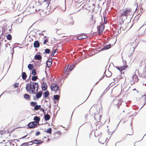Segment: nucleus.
Returning <instances> with one entry per match:
<instances>
[{"label": "nucleus", "mask_w": 146, "mask_h": 146, "mask_svg": "<svg viewBox=\"0 0 146 146\" xmlns=\"http://www.w3.org/2000/svg\"><path fill=\"white\" fill-rule=\"evenodd\" d=\"M38 86L37 83L31 81L30 83L26 84V89L29 94H35V91L37 92Z\"/></svg>", "instance_id": "1"}, {"label": "nucleus", "mask_w": 146, "mask_h": 146, "mask_svg": "<svg viewBox=\"0 0 146 146\" xmlns=\"http://www.w3.org/2000/svg\"><path fill=\"white\" fill-rule=\"evenodd\" d=\"M131 9H127L125 10H124L123 11H120V17L123 19V17L125 16L126 17L129 15H131Z\"/></svg>", "instance_id": "2"}, {"label": "nucleus", "mask_w": 146, "mask_h": 146, "mask_svg": "<svg viewBox=\"0 0 146 146\" xmlns=\"http://www.w3.org/2000/svg\"><path fill=\"white\" fill-rule=\"evenodd\" d=\"M138 96L137 99L141 101V103L143 105L139 111L146 104V95H141L140 94H138Z\"/></svg>", "instance_id": "3"}, {"label": "nucleus", "mask_w": 146, "mask_h": 146, "mask_svg": "<svg viewBox=\"0 0 146 146\" xmlns=\"http://www.w3.org/2000/svg\"><path fill=\"white\" fill-rule=\"evenodd\" d=\"M65 24L67 26H71L74 24L73 17L69 16L67 17L64 22Z\"/></svg>", "instance_id": "4"}, {"label": "nucleus", "mask_w": 146, "mask_h": 146, "mask_svg": "<svg viewBox=\"0 0 146 146\" xmlns=\"http://www.w3.org/2000/svg\"><path fill=\"white\" fill-rule=\"evenodd\" d=\"M51 90L55 93L58 92V93H60V90H59V87L58 85L56 84H52L50 87Z\"/></svg>", "instance_id": "5"}, {"label": "nucleus", "mask_w": 146, "mask_h": 146, "mask_svg": "<svg viewBox=\"0 0 146 146\" xmlns=\"http://www.w3.org/2000/svg\"><path fill=\"white\" fill-rule=\"evenodd\" d=\"M94 115V118L96 122H100L102 116L101 114L97 112V113H95Z\"/></svg>", "instance_id": "6"}, {"label": "nucleus", "mask_w": 146, "mask_h": 146, "mask_svg": "<svg viewBox=\"0 0 146 146\" xmlns=\"http://www.w3.org/2000/svg\"><path fill=\"white\" fill-rule=\"evenodd\" d=\"M61 133L60 131H57L53 134L52 139H56L59 138L61 135Z\"/></svg>", "instance_id": "7"}, {"label": "nucleus", "mask_w": 146, "mask_h": 146, "mask_svg": "<svg viewBox=\"0 0 146 146\" xmlns=\"http://www.w3.org/2000/svg\"><path fill=\"white\" fill-rule=\"evenodd\" d=\"M37 123L36 122H31L28 124L27 127L29 129L34 128L37 127Z\"/></svg>", "instance_id": "8"}, {"label": "nucleus", "mask_w": 146, "mask_h": 146, "mask_svg": "<svg viewBox=\"0 0 146 146\" xmlns=\"http://www.w3.org/2000/svg\"><path fill=\"white\" fill-rule=\"evenodd\" d=\"M112 104L114 105L117 106L118 108L121 104V100L115 99L113 101Z\"/></svg>", "instance_id": "9"}, {"label": "nucleus", "mask_w": 146, "mask_h": 146, "mask_svg": "<svg viewBox=\"0 0 146 146\" xmlns=\"http://www.w3.org/2000/svg\"><path fill=\"white\" fill-rule=\"evenodd\" d=\"M107 139H108V138L106 137L101 136L98 139V141L99 143L102 144H104L105 143H107L108 142L106 141Z\"/></svg>", "instance_id": "10"}, {"label": "nucleus", "mask_w": 146, "mask_h": 146, "mask_svg": "<svg viewBox=\"0 0 146 146\" xmlns=\"http://www.w3.org/2000/svg\"><path fill=\"white\" fill-rule=\"evenodd\" d=\"M134 49L133 47H131L128 49L127 51V53L128 56H131L134 53Z\"/></svg>", "instance_id": "11"}, {"label": "nucleus", "mask_w": 146, "mask_h": 146, "mask_svg": "<svg viewBox=\"0 0 146 146\" xmlns=\"http://www.w3.org/2000/svg\"><path fill=\"white\" fill-rule=\"evenodd\" d=\"M88 23L90 25H92L95 23V21L93 19V15H91V18L88 19Z\"/></svg>", "instance_id": "12"}, {"label": "nucleus", "mask_w": 146, "mask_h": 146, "mask_svg": "<svg viewBox=\"0 0 146 146\" xmlns=\"http://www.w3.org/2000/svg\"><path fill=\"white\" fill-rule=\"evenodd\" d=\"M33 144H36L37 145H39L42 144L44 142L43 141L40 140L35 139L33 140Z\"/></svg>", "instance_id": "13"}, {"label": "nucleus", "mask_w": 146, "mask_h": 146, "mask_svg": "<svg viewBox=\"0 0 146 146\" xmlns=\"http://www.w3.org/2000/svg\"><path fill=\"white\" fill-rule=\"evenodd\" d=\"M127 67L128 66L127 65H125L124 66H116V68L118 70H119L120 71V72H122L123 70L127 68Z\"/></svg>", "instance_id": "14"}, {"label": "nucleus", "mask_w": 146, "mask_h": 146, "mask_svg": "<svg viewBox=\"0 0 146 146\" xmlns=\"http://www.w3.org/2000/svg\"><path fill=\"white\" fill-rule=\"evenodd\" d=\"M105 26L103 25H101L99 27V33L100 35H101L104 30Z\"/></svg>", "instance_id": "15"}, {"label": "nucleus", "mask_w": 146, "mask_h": 146, "mask_svg": "<svg viewBox=\"0 0 146 146\" xmlns=\"http://www.w3.org/2000/svg\"><path fill=\"white\" fill-rule=\"evenodd\" d=\"M7 134L6 131L5 130L0 131V137H5Z\"/></svg>", "instance_id": "16"}, {"label": "nucleus", "mask_w": 146, "mask_h": 146, "mask_svg": "<svg viewBox=\"0 0 146 146\" xmlns=\"http://www.w3.org/2000/svg\"><path fill=\"white\" fill-rule=\"evenodd\" d=\"M51 0H44L41 4L45 5L46 7H47L50 3Z\"/></svg>", "instance_id": "17"}, {"label": "nucleus", "mask_w": 146, "mask_h": 146, "mask_svg": "<svg viewBox=\"0 0 146 146\" xmlns=\"http://www.w3.org/2000/svg\"><path fill=\"white\" fill-rule=\"evenodd\" d=\"M111 45L110 44L108 45H107L101 49V51H103L110 49L111 47Z\"/></svg>", "instance_id": "18"}, {"label": "nucleus", "mask_w": 146, "mask_h": 146, "mask_svg": "<svg viewBox=\"0 0 146 146\" xmlns=\"http://www.w3.org/2000/svg\"><path fill=\"white\" fill-rule=\"evenodd\" d=\"M30 11L31 13H34L37 11V9L35 6H33V7H30Z\"/></svg>", "instance_id": "19"}, {"label": "nucleus", "mask_w": 146, "mask_h": 146, "mask_svg": "<svg viewBox=\"0 0 146 146\" xmlns=\"http://www.w3.org/2000/svg\"><path fill=\"white\" fill-rule=\"evenodd\" d=\"M47 88V86L46 83L43 82L42 84V89L43 91L46 90Z\"/></svg>", "instance_id": "20"}, {"label": "nucleus", "mask_w": 146, "mask_h": 146, "mask_svg": "<svg viewBox=\"0 0 146 146\" xmlns=\"http://www.w3.org/2000/svg\"><path fill=\"white\" fill-rule=\"evenodd\" d=\"M87 38V36L84 35H82L77 37V39L78 40H81L83 39H85Z\"/></svg>", "instance_id": "21"}, {"label": "nucleus", "mask_w": 146, "mask_h": 146, "mask_svg": "<svg viewBox=\"0 0 146 146\" xmlns=\"http://www.w3.org/2000/svg\"><path fill=\"white\" fill-rule=\"evenodd\" d=\"M33 120L35 121L34 122H36V123H37V124L38 123H39V122L40 120V118L39 117L36 116L34 117Z\"/></svg>", "instance_id": "22"}, {"label": "nucleus", "mask_w": 146, "mask_h": 146, "mask_svg": "<svg viewBox=\"0 0 146 146\" xmlns=\"http://www.w3.org/2000/svg\"><path fill=\"white\" fill-rule=\"evenodd\" d=\"M21 75L22 78L24 80H26L27 78V76L25 72H22Z\"/></svg>", "instance_id": "23"}, {"label": "nucleus", "mask_w": 146, "mask_h": 146, "mask_svg": "<svg viewBox=\"0 0 146 146\" xmlns=\"http://www.w3.org/2000/svg\"><path fill=\"white\" fill-rule=\"evenodd\" d=\"M42 58V56L39 54L36 55L34 57V58L35 59L38 60H41Z\"/></svg>", "instance_id": "24"}, {"label": "nucleus", "mask_w": 146, "mask_h": 146, "mask_svg": "<svg viewBox=\"0 0 146 146\" xmlns=\"http://www.w3.org/2000/svg\"><path fill=\"white\" fill-rule=\"evenodd\" d=\"M52 64V61L51 59H49L48 61L46 63V64L47 66V67H50L51 66Z\"/></svg>", "instance_id": "25"}, {"label": "nucleus", "mask_w": 146, "mask_h": 146, "mask_svg": "<svg viewBox=\"0 0 146 146\" xmlns=\"http://www.w3.org/2000/svg\"><path fill=\"white\" fill-rule=\"evenodd\" d=\"M39 46L40 44L38 40L35 42L34 43V46L35 48L38 47Z\"/></svg>", "instance_id": "26"}, {"label": "nucleus", "mask_w": 146, "mask_h": 146, "mask_svg": "<svg viewBox=\"0 0 146 146\" xmlns=\"http://www.w3.org/2000/svg\"><path fill=\"white\" fill-rule=\"evenodd\" d=\"M24 98L26 100H29L30 99L31 97L29 95L25 94L24 95Z\"/></svg>", "instance_id": "27"}, {"label": "nucleus", "mask_w": 146, "mask_h": 146, "mask_svg": "<svg viewBox=\"0 0 146 146\" xmlns=\"http://www.w3.org/2000/svg\"><path fill=\"white\" fill-rule=\"evenodd\" d=\"M50 116L48 114H47L44 115V119L45 121H48L50 119Z\"/></svg>", "instance_id": "28"}, {"label": "nucleus", "mask_w": 146, "mask_h": 146, "mask_svg": "<svg viewBox=\"0 0 146 146\" xmlns=\"http://www.w3.org/2000/svg\"><path fill=\"white\" fill-rule=\"evenodd\" d=\"M45 132L47 133L51 134L52 132V129L51 127H50L47 129L46 131H45Z\"/></svg>", "instance_id": "29"}, {"label": "nucleus", "mask_w": 146, "mask_h": 146, "mask_svg": "<svg viewBox=\"0 0 146 146\" xmlns=\"http://www.w3.org/2000/svg\"><path fill=\"white\" fill-rule=\"evenodd\" d=\"M40 105H38L37 104L36 105L34 108V109L35 110H37L40 108Z\"/></svg>", "instance_id": "30"}, {"label": "nucleus", "mask_w": 146, "mask_h": 146, "mask_svg": "<svg viewBox=\"0 0 146 146\" xmlns=\"http://www.w3.org/2000/svg\"><path fill=\"white\" fill-rule=\"evenodd\" d=\"M16 21L17 23H20L22 22V19L21 17H19L16 20Z\"/></svg>", "instance_id": "31"}, {"label": "nucleus", "mask_w": 146, "mask_h": 146, "mask_svg": "<svg viewBox=\"0 0 146 146\" xmlns=\"http://www.w3.org/2000/svg\"><path fill=\"white\" fill-rule=\"evenodd\" d=\"M49 92L48 91H46L44 93V97L45 98L47 97L49 95Z\"/></svg>", "instance_id": "32"}, {"label": "nucleus", "mask_w": 146, "mask_h": 146, "mask_svg": "<svg viewBox=\"0 0 146 146\" xmlns=\"http://www.w3.org/2000/svg\"><path fill=\"white\" fill-rule=\"evenodd\" d=\"M37 104V102H30V105L31 106L33 107L34 106H35Z\"/></svg>", "instance_id": "33"}, {"label": "nucleus", "mask_w": 146, "mask_h": 146, "mask_svg": "<svg viewBox=\"0 0 146 146\" xmlns=\"http://www.w3.org/2000/svg\"><path fill=\"white\" fill-rule=\"evenodd\" d=\"M42 93L41 92H39L36 94V97L37 98H40L42 96Z\"/></svg>", "instance_id": "34"}, {"label": "nucleus", "mask_w": 146, "mask_h": 146, "mask_svg": "<svg viewBox=\"0 0 146 146\" xmlns=\"http://www.w3.org/2000/svg\"><path fill=\"white\" fill-rule=\"evenodd\" d=\"M28 67L30 70H31L33 68V65L32 64H29L28 65Z\"/></svg>", "instance_id": "35"}, {"label": "nucleus", "mask_w": 146, "mask_h": 146, "mask_svg": "<svg viewBox=\"0 0 146 146\" xmlns=\"http://www.w3.org/2000/svg\"><path fill=\"white\" fill-rule=\"evenodd\" d=\"M38 79V77L36 76H33L31 79L33 81H36Z\"/></svg>", "instance_id": "36"}, {"label": "nucleus", "mask_w": 146, "mask_h": 146, "mask_svg": "<svg viewBox=\"0 0 146 146\" xmlns=\"http://www.w3.org/2000/svg\"><path fill=\"white\" fill-rule=\"evenodd\" d=\"M54 98L56 100H59L60 98L59 96L58 95H56L54 96Z\"/></svg>", "instance_id": "37"}, {"label": "nucleus", "mask_w": 146, "mask_h": 146, "mask_svg": "<svg viewBox=\"0 0 146 146\" xmlns=\"http://www.w3.org/2000/svg\"><path fill=\"white\" fill-rule=\"evenodd\" d=\"M11 36L10 34H8L7 36V38L8 40H11Z\"/></svg>", "instance_id": "38"}, {"label": "nucleus", "mask_w": 146, "mask_h": 146, "mask_svg": "<svg viewBox=\"0 0 146 146\" xmlns=\"http://www.w3.org/2000/svg\"><path fill=\"white\" fill-rule=\"evenodd\" d=\"M74 67V66H70V68L67 70V74H68L69 72H70L73 68Z\"/></svg>", "instance_id": "39"}, {"label": "nucleus", "mask_w": 146, "mask_h": 146, "mask_svg": "<svg viewBox=\"0 0 146 146\" xmlns=\"http://www.w3.org/2000/svg\"><path fill=\"white\" fill-rule=\"evenodd\" d=\"M104 24H106L107 23V18L106 16H104Z\"/></svg>", "instance_id": "40"}, {"label": "nucleus", "mask_w": 146, "mask_h": 146, "mask_svg": "<svg viewBox=\"0 0 146 146\" xmlns=\"http://www.w3.org/2000/svg\"><path fill=\"white\" fill-rule=\"evenodd\" d=\"M19 84L18 83H16L14 85L13 87L15 88H18L19 87Z\"/></svg>", "instance_id": "41"}, {"label": "nucleus", "mask_w": 146, "mask_h": 146, "mask_svg": "<svg viewBox=\"0 0 146 146\" xmlns=\"http://www.w3.org/2000/svg\"><path fill=\"white\" fill-rule=\"evenodd\" d=\"M32 74L33 75H35L36 74L35 69H33L32 70Z\"/></svg>", "instance_id": "42"}, {"label": "nucleus", "mask_w": 146, "mask_h": 146, "mask_svg": "<svg viewBox=\"0 0 146 146\" xmlns=\"http://www.w3.org/2000/svg\"><path fill=\"white\" fill-rule=\"evenodd\" d=\"M58 50L57 49H56L54 50L52 52L51 54V55L52 56H54V54L57 51H58Z\"/></svg>", "instance_id": "43"}, {"label": "nucleus", "mask_w": 146, "mask_h": 146, "mask_svg": "<svg viewBox=\"0 0 146 146\" xmlns=\"http://www.w3.org/2000/svg\"><path fill=\"white\" fill-rule=\"evenodd\" d=\"M68 65L66 66L65 67L64 69V72L65 73H66V71H67V70L68 69Z\"/></svg>", "instance_id": "44"}, {"label": "nucleus", "mask_w": 146, "mask_h": 146, "mask_svg": "<svg viewBox=\"0 0 146 146\" xmlns=\"http://www.w3.org/2000/svg\"><path fill=\"white\" fill-rule=\"evenodd\" d=\"M45 52L47 54H49L50 52V50L49 49H46L45 50Z\"/></svg>", "instance_id": "45"}, {"label": "nucleus", "mask_w": 146, "mask_h": 146, "mask_svg": "<svg viewBox=\"0 0 146 146\" xmlns=\"http://www.w3.org/2000/svg\"><path fill=\"white\" fill-rule=\"evenodd\" d=\"M48 42V39H46L43 42V44H46V42Z\"/></svg>", "instance_id": "46"}, {"label": "nucleus", "mask_w": 146, "mask_h": 146, "mask_svg": "<svg viewBox=\"0 0 146 146\" xmlns=\"http://www.w3.org/2000/svg\"><path fill=\"white\" fill-rule=\"evenodd\" d=\"M40 134V132L39 131H37L36 132L35 134L36 136H38Z\"/></svg>", "instance_id": "47"}, {"label": "nucleus", "mask_w": 146, "mask_h": 146, "mask_svg": "<svg viewBox=\"0 0 146 146\" xmlns=\"http://www.w3.org/2000/svg\"><path fill=\"white\" fill-rule=\"evenodd\" d=\"M29 144H28L26 143H23L21 146H27Z\"/></svg>", "instance_id": "48"}, {"label": "nucleus", "mask_w": 146, "mask_h": 146, "mask_svg": "<svg viewBox=\"0 0 146 146\" xmlns=\"http://www.w3.org/2000/svg\"><path fill=\"white\" fill-rule=\"evenodd\" d=\"M39 109L40 111H42L43 113L45 112L44 109V108H42L40 107V108Z\"/></svg>", "instance_id": "49"}, {"label": "nucleus", "mask_w": 146, "mask_h": 146, "mask_svg": "<svg viewBox=\"0 0 146 146\" xmlns=\"http://www.w3.org/2000/svg\"><path fill=\"white\" fill-rule=\"evenodd\" d=\"M33 140L29 142V145H32L33 143Z\"/></svg>", "instance_id": "50"}, {"label": "nucleus", "mask_w": 146, "mask_h": 146, "mask_svg": "<svg viewBox=\"0 0 146 146\" xmlns=\"http://www.w3.org/2000/svg\"><path fill=\"white\" fill-rule=\"evenodd\" d=\"M142 65V62L141 61L139 64V66L140 67H141Z\"/></svg>", "instance_id": "51"}, {"label": "nucleus", "mask_w": 146, "mask_h": 146, "mask_svg": "<svg viewBox=\"0 0 146 146\" xmlns=\"http://www.w3.org/2000/svg\"><path fill=\"white\" fill-rule=\"evenodd\" d=\"M9 128H8L7 129L8 132V133H11L13 131H9Z\"/></svg>", "instance_id": "52"}, {"label": "nucleus", "mask_w": 146, "mask_h": 146, "mask_svg": "<svg viewBox=\"0 0 146 146\" xmlns=\"http://www.w3.org/2000/svg\"><path fill=\"white\" fill-rule=\"evenodd\" d=\"M136 75H134L133 76V78H136Z\"/></svg>", "instance_id": "53"}, {"label": "nucleus", "mask_w": 146, "mask_h": 146, "mask_svg": "<svg viewBox=\"0 0 146 146\" xmlns=\"http://www.w3.org/2000/svg\"><path fill=\"white\" fill-rule=\"evenodd\" d=\"M137 75L139 76H140V74L139 73V71L138 70H137Z\"/></svg>", "instance_id": "54"}, {"label": "nucleus", "mask_w": 146, "mask_h": 146, "mask_svg": "<svg viewBox=\"0 0 146 146\" xmlns=\"http://www.w3.org/2000/svg\"><path fill=\"white\" fill-rule=\"evenodd\" d=\"M143 34H144V32H143L142 34L139 35V36H141V35H143Z\"/></svg>", "instance_id": "55"}, {"label": "nucleus", "mask_w": 146, "mask_h": 146, "mask_svg": "<svg viewBox=\"0 0 146 146\" xmlns=\"http://www.w3.org/2000/svg\"><path fill=\"white\" fill-rule=\"evenodd\" d=\"M141 6L140 5H139V8H140V10H141Z\"/></svg>", "instance_id": "56"}, {"label": "nucleus", "mask_w": 146, "mask_h": 146, "mask_svg": "<svg viewBox=\"0 0 146 146\" xmlns=\"http://www.w3.org/2000/svg\"><path fill=\"white\" fill-rule=\"evenodd\" d=\"M104 78V76H102L100 79V80H102V78Z\"/></svg>", "instance_id": "57"}, {"label": "nucleus", "mask_w": 146, "mask_h": 146, "mask_svg": "<svg viewBox=\"0 0 146 146\" xmlns=\"http://www.w3.org/2000/svg\"><path fill=\"white\" fill-rule=\"evenodd\" d=\"M90 7H89L88 8H87V9L89 11H90V9L89 8Z\"/></svg>", "instance_id": "58"}, {"label": "nucleus", "mask_w": 146, "mask_h": 146, "mask_svg": "<svg viewBox=\"0 0 146 146\" xmlns=\"http://www.w3.org/2000/svg\"><path fill=\"white\" fill-rule=\"evenodd\" d=\"M142 27H142H141L139 29V31H140L141 29V27Z\"/></svg>", "instance_id": "59"}, {"label": "nucleus", "mask_w": 146, "mask_h": 146, "mask_svg": "<svg viewBox=\"0 0 146 146\" xmlns=\"http://www.w3.org/2000/svg\"><path fill=\"white\" fill-rule=\"evenodd\" d=\"M50 140V139H48V140L47 141H48Z\"/></svg>", "instance_id": "60"}, {"label": "nucleus", "mask_w": 146, "mask_h": 146, "mask_svg": "<svg viewBox=\"0 0 146 146\" xmlns=\"http://www.w3.org/2000/svg\"><path fill=\"white\" fill-rule=\"evenodd\" d=\"M136 90V89L135 88V89H133V90Z\"/></svg>", "instance_id": "61"}, {"label": "nucleus", "mask_w": 146, "mask_h": 146, "mask_svg": "<svg viewBox=\"0 0 146 146\" xmlns=\"http://www.w3.org/2000/svg\"><path fill=\"white\" fill-rule=\"evenodd\" d=\"M139 17L138 18H137V21H138V19H139Z\"/></svg>", "instance_id": "62"}, {"label": "nucleus", "mask_w": 146, "mask_h": 146, "mask_svg": "<svg viewBox=\"0 0 146 146\" xmlns=\"http://www.w3.org/2000/svg\"><path fill=\"white\" fill-rule=\"evenodd\" d=\"M145 68H146V70H145V71L146 72V66H145Z\"/></svg>", "instance_id": "63"}, {"label": "nucleus", "mask_w": 146, "mask_h": 146, "mask_svg": "<svg viewBox=\"0 0 146 146\" xmlns=\"http://www.w3.org/2000/svg\"><path fill=\"white\" fill-rule=\"evenodd\" d=\"M139 80V79H138V78H137V82L138 81V80Z\"/></svg>", "instance_id": "64"}]
</instances>
